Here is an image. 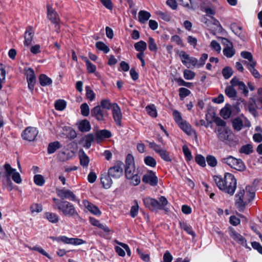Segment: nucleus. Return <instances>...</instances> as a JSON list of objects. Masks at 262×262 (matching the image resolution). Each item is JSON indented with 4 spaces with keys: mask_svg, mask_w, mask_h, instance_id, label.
<instances>
[{
    "mask_svg": "<svg viewBox=\"0 0 262 262\" xmlns=\"http://www.w3.org/2000/svg\"><path fill=\"white\" fill-rule=\"evenodd\" d=\"M96 140V135L94 136L92 134H88L85 137V144L88 148H89L92 143Z\"/></svg>",
    "mask_w": 262,
    "mask_h": 262,
    "instance_id": "nucleus-54",
    "label": "nucleus"
},
{
    "mask_svg": "<svg viewBox=\"0 0 262 262\" xmlns=\"http://www.w3.org/2000/svg\"><path fill=\"white\" fill-rule=\"evenodd\" d=\"M91 125L87 120L84 119L78 123V128L82 132H87L91 129Z\"/></svg>",
    "mask_w": 262,
    "mask_h": 262,
    "instance_id": "nucleus-30",
    "label": "nucleus"
},
{
    "mask_svg": "<svg viewBox=\"0 0 262 262\" xmlns=\"http://www.w3.org/2000/svg\"><path fill=\"white\" fill-rule=\"evenodd\" d=\"M245 190L241 189L235 195V204L239 211H243L245 207L246 202L244 201Z\"/></svg>",
    "mask_w": 262,
    "mask_h": 262,
    "instance_id": "nucleus-18",
    "label": "nucleus"
},
{
    "mask_svg": "<svg viewBox=\"0 0 262 262\" xmlns=\"http://www.w3.org/2000/svg\"><path fill=\"white\" fill-rule=\"evenodd\" d=\"M228 233L230 236L238 244L247 247L246 239L239 233L236 232L232 227L229 228Z\"/></svg>",
    "mask_w": 262,
    "mask_h": 262,
    "instance_id": "nucleus-14",
    "label": "nucleus"
},
{
    "mask_svg": "<svg viewBox=\"0 0 262 262\" xmlns=\"http://www.w3.org/2000/svg\"><path fill=\"white\" fill-rule=\"evenodd\" d=\"M125 173L126 178H131V176L137 172L135 170L134 159L130 154H128L125 160Z\"/></svg>",
    "mask_w": 262,
    "mask_h": 262,
    "instance_id": "nucleus-8",
    "label": "nucleus"
},
{
    "mask_svg": "<svg viewBox=\"0 0 262 262\" xmlns=\"http://www.w3.org/2000/svg\"><path fill=\"white\" fill-rule=\"evenodd\" d=\"M45 216L50 222L52 223H57L59 221L58 215L55 213L49 212H46L45 213Z\"/></svg>",
    "mask_w": 262,
    "mask_h": 262,
    "instance_id": "nucleus-35",
    "label": "nucleus"
},
{
    "mask_svg": "<svg viewBox=\"0 0 262 262\" xmlns=\"http://www.w3.org/2000/svg\"><path fill=\"white\" fill-rule=\"evenodd\" d=\"M66 106V102L63 100H58L55 103V108L57 111L63 110Z\"/></svg>",
    "mask_w": 262,
    "mask_h": 262,
    "instance_id": "nucleus-49",
    "label": "nucleus"
},
{
    "mask_svg": "<svg viewBox=\"0 0 262 262\" xmlns=\"http://www.w3.org/2000/svg\"><path fill=\"white\" fill-rule=\"evenodd\" d=\"M134 205L132 206L130 211V215L132 217H135L137 216L139 211V205L137 200L134 202Z\"/></svg>",
    "mask_w": 262,
    "mask_h": 262,
    "instance_id": "nucleus-43",
    "label": "nucleus"
},
{
    "mask_svg": "<svg viewBox=\"0 0 262 262\" xmlns=\"http://www.w3.org/2000/svg\"><path fill=\"white\" fill-rule=\"evenodd\" d=\"M38 133L35 127H28L23 132L21 137L24 140L31 142L35 140Z\"/></svg>",
    "mask_w": 262,
    "mask_h": 262,
    "instance_id": "nucleus-11",
    "label": "nucleus"
},
{
    "mask_svg": "<svg viewBox=\"0 0 262 262\" xmlns=\"http://www.w3.org/2000/svg\"><path fill=\"white\" fill-rule=\"evenodd\" d=\"M179 127L188 135H191L195 133L192 129L191 125L186 121H183L178 124Z\"/></svg>",
    "mask_w": 262,
    "mask_h": 262,
    "instance_id": "nucleus-27",
    "label": "nucleus"
},
{
    "mask_svg": "<svg viewBox=\"0 0 262 262\" xmlns=\"http://www.w3.org/2000/svg\"><path fill=\"white\" fill-rule=\"evenodd\" d=\"M112 111L114 121L118 126H121L122 119V114L120 107L117 103H113Z\"/></svg>",
    "mask_w": 262,
    "mask_h": 262,
    "instance_id": "nucleus-15",
    "label": "nucleus"
},
{
    "mask_svg": "<svg viewBox=\"0 0 262 262\" xmlns=\"http://www.w3.org/2000/svg\"><path fill=\"white\" fill-rule=\"evenodd\" d=\"M168 202L166 198L164 196H161L159 198V200H157V204L156 206V210H164L166 212L168 211V208L167 205Z\"/></svg>",
    "mask_w": 262,
    "mask_h": 262,
    "instance_id": "nucleus-24",
    "label": "nucleus"
},
{
    "mask_svg": "<svg viewBox=\"0 0 262 262\" xmlns=\"http://www.w3.org/2000/svg\"><path fill=\"white\" fill-rule=\"evenodd\" d=\"M241 56L243 58L247 60H243V63L246 66L247 68L249 70L252 75L255 78H260L261 77L260 74L255 68L257 64V62L255 60H254L252 54L248 51H242L241 53Z\"/></svg>",
    "mask_w": 262,
    "mask_h": 262,
    "instance_id": "nucleus-3",
    "label": "nucleus"
},
{
    "mask_svg": "<svg viewBox=\"0 0 262 262\" xmlns=\"http://www.w3.org/2000/svg\"><path fill=\"white\" fill-rule=\"evenodd\" d=\"M144 161L146 165L151 167H155L157 164L156 160L151 156H146L145 157Z\"/></svg>",
    "mask_w": 262,
    "mask_h": 262,
    "instance_id": "nucleus-46",
    "label": "nucleus"
},
{
    "mask_svg": "<svg viewBox=\"0 0 262 262\" xmlns=\"http://www.w3.org/2000/svg\"><path fill=\"white\" fill-rule=\"evenodd\" d=\"M184 77L186 80H191L195 77V74L189 70H185L183 72Z\"/></svg>",
    "mask_w": 262,
    "mask_h": 262,
    "instance_id": "nucleus-56",
    "label": "nucleus"
},
{
    "mask_svg": "<svg viewBox=\"0 0 262 262\" xmlns=\"http://www.w3.org/2000/svg\"><path fill=\"white\" fill-rule=\"evenodd\" d=\"M47 9L48 17L49 19H50L53 24H58L59 23V18L56 12L49 5H47Z\"/></svg>",
    "mask_w": 262,
    "mask_h": 262,
    "instance_id": "nucleus-25",
    "label": "nucleus"
},
{
    "mask_svg": "<svg viewBox=\"0 0 262 262\" xmlns=\"http://www.w3.org/2000/svg\"><path fill=\"white\" fill-rule=\"evenodd\" d=\"M135 49L138 52H144L147 48L146 43L142 40L136 42L134 45Z\"/></svg>",
    "mask_w": 262,
    "mask_h": 262,
    "instance_id": "nucleus-40",
    "label": "nucleus"
},
{
    "mask_svg": "<svg viewBox=\"0 0 262 262\" xmlns=\"http://www.w3.org/2000/svg\"><path fill=\"white\" fill-rule=\"evenodd\" d=\"M83 206L92 214L95 215H100L101 212L96 205L89 202L88 200H84L82 201Z\"/></svg>",
    "mask_w": 262,
    "mask_h": 262,
    "instance_id": "nucleus-20",
    "label": "nucleus"
},
{
    "mask_svg": "<svg viewBox=\"0 0 262 262\" xmlns=\"http://www.w3.org/2000/svg\"><path fill=\"white\" fill-rule=\"evenodd\" d=\"M4 168L5 169V172L2 174V176L6 179V183L9 185L8 188V189L11 190L12 189V182L11 181L10 176L16 171V169L12 168L11 165L7 163L4 165Z\"/></svg>",
    "mask_w": 262,
    "mask_h": 262,
    "instance_id": "nucleus-13",
    "label": "nucleus"
},
{
    "mask_svg": "<svg viewBox=\"0 0 262 262\" xmlns=\"http://www.w3.org/2000/svg\"><path fill=\"white\" fill-rule=\"evenodd\" d=\"M34 34V32L33 28L31 27H28L25 34V41L24 43L25 46L28 47L31 44Z\"/></svg>",
    "mask_w": 262,
    "mask_h": 262,
    "instance_id": "nucleus-22",
    "label": "nucleus"
},
{
    "mask_svg": "<svg viewBox=\"0 0 262 262\" xmlns=\"http://www.w3.org/2000/svg\"><path fill=\"white\" fill-rule=\"evenodd\" d=\"M196 163L202 167H205L206 165L205 157L201 155H198L195 158Z\"/></svg>",
    "mask_w": 262,
    "mask_h": 262,
    "instance_id": "nucleus-52",
    "label": "nucleus"
},
{
    "mask_svg": "<svg viewBox=\"0 0 262 262\" xmlns=\"http://www.w3.org/2000/svg\"><path fill=\"white\" fill-rule=\"evenodd\" d=\"M180 227L184 229L188 234L192 235V236H195V234L193 231L191 226L188 225L187 223L185 222H180L179 223Z\"/></svg>",
    "mask_w": 262,
    "mask_h": 262,
    "instance_id": "nucleus-36",
    "label": "nucleus"
},
{
    "mask_svg": "<svg viewBox=\"0 0 262 262\" xmlns=\"http://www.w3.org/2000/svg\"><path fill=\"white\" fill-rule=\"evenodd\" d=\"M26 77L28 88L31 91H33L36 83V78L34 70L32 68H29L26 70Z\"/></svg>",
    "mask_w": 262,
    "mask_h": 262,
    "instance_id": "nucleus-19",
    "label": "nucleus"
},
{
    "mask_svg": "<svg viewBox=\"0 0 262 262\" xmlns=\"http://www.w3.org/2000/svg\"><path fill=\"white\" fill-rule=\"evenodd\" d=\"M214 180L220 190L231 195H233L236 188V180L232 174L226 173L224 178L215 176Z\"/></svg>",
    "mask_w": 262,
    "mask_h": 262,
    "instance_id": "nucleus-1",
    "label": "nucleus"
},
{
    "mask_svg": "<svg viewBox=\"0 0 262 262\" xmlns=\"http://www.w3.org/2000/svg\"><path fill=\"white\" fill-rule=\"evenodd\" d=\"M39 83L42 86H45L52 84V79L45 74H41L39 77Z\"/></svg>",
    "mask_w": 262,
    "mask_h": 262,
    "instance_id": "nucleus-33",
    "label": "nucleus"
},
{
    "mask_svg": "<svg viewBox=\"0 0 262 262\" xmlns=\"http://www.w3.org/2000/svg\"><path fill=\"white\" fill-rule=\"evenodd\" d=\"M111 136L112 134L110 131L107 129L99 130L96 133V140L99 142L104 139L109 138Z\"/></svg>",
    "mask_w": 262,
    "mask_h": 262,
    "instance_id": "nucleus-23",
    "label": "nucleus"
},
{
    "mask_svg": "<svg viewBox=\"0 0 262 262\" xmlns=\"http://www.w3.org/2000/svg\"><path fill=\"white\" fill-rule=\"evenodd\" d=\"M208 57V54L206 53H204L202 55L201 58H200L199 61L198 60V64L196 66L198 68H200L202 67L205 63L206 60L207 59Z\"/></svg>",
    "mask_w": 262,
    "mask_h": 262,
    "instance_id": "nucleus-59",
    "label": "nucleus"
},
{
    "mask_svg": "<svg viewBox=\"0 0 262 262\" xmlns=\"http://www.w3.org/2000/svg\"><path fill=\"white\" fill-rule=\"evenodd\" d=\"M239 151L241 154H244L246 155H249L253 152V146L250 144H248L242 146L239 150Z\"/></svg>",
    "mask_w": 262,
    "mask_h": 262,
    "instance_id": "nucleus-37",
    "label": "nucleus"
},
{
    "mask_svg": "<svg viewBox=\"0 0 262 262\" xmlns=\"http://www.w3.org/2000/svg\"><path fill=\"white\" fill-rule=\"evenodd\" d=\"M86 96L87 98L90 100L93 101L95 97V94L94 92L90 89L89 87L86 86Z\"/></svg>",
    "mask_w": 262,
    "mask_h": 262,
    "instance_id": "nucleus-60",
    "label": "nucleus"
},
{
    "mask_svg": "<svg viewBox=\"0 0 262 262\" xmlns=\"http://www.w3.org/2000/svg\"><path fill=\"white\" fill-rule=\"evenodd\" d=\"M32 213L40 212L42 210V206L38 204H33L31 205L30 208Z\"/></svg>",
    "mask_w": 262,
    "mask_h": 262,
    "instance_id": "nucleus-61",
    "label": "nucleus"
},
{
    "mask_svg": "<svg viewBox=\"0 0 262 262\" xmlns=\"http://www.w3.org/2000/svg\"><path fill=\"white\" fill-rule=\"evenodd\" d=\"M179 55L183 64L188 68H189L191 66L195 67L198 64V59L195 57L190 56L184 51H181L179 53Z\"/></svg>",
    "mask_w": 262,
    "mask_h": 262,
    "instance_id": "nucleus-10",
    "label": "nucleus"
},
{
    "mask_svg": "<svg viewBox=\"0 0 262 262\" xmlns=\"http://www.w3.org/2000/svg\"><path fill=\"white\" fill-rule=\"evenodd\" d=\"M232 127L236 131H240L243 127H250L251 123L246 117L241 116L234 119L232 121Z\"/></svg>",
    "mask_w": 262,
    "mask_h": 262,
    "instance_id": "nucleus-9",
    "label": "nucleus"
},
{
    "mask_svg": "<svg viewBox=\"0 0 262 262\" xmlns=\"http://www.w3.org/2000/svg\"><path fill=\"white\" fill-rule=\"evenodd\" d=\"M113 103H112L109 99H103L100 102V105L102 108L105 111H108L113 108Z\"/></svg>",
    "mask_w": 262,
    "mask_h": 262,
    "instance_id": "nucleus-38",
    "label": "nucleus"
},
{
    "mask_svg": "<svg viewBox=\"0 0 262 262\" xmlns=\"http://www.w3.org/2000/svg\"><path fill=\"white\" fill-rule=\"evenodd\" d=\"M206 162L211 167H215L216 166L217 162L216 158L212 155H208L206 157Z\"/></svg>",
    "mask_w": 262,
    "mask_h": 262,
    "instance_id": "nucleus-48",
    "label": "nucleus"
},
{
    "mask_svg": "<svg viewBox=\"0 0 262 262\" xmlns=\"http://www.w3.org/2000/svg\"><path fill=\"white\" fill-rule=\"evenodd\" d=\"M175 80L179 85L185 86L188 88H190L192 86V83L186 82L181 78H176Z\"/></svg>",
    "mask_w": 262,
    "mask_h": 262,
    "instance_id": "nucleus-63",
    "label": "nucleus"
},
{
    "mask_svg": "<svg viewBox=\"0 0 262 262\" xmlns=\"http://www.w3.org/2000/svg\"><path fill=\"white\" fill-rule=\"evenodd\" d=\"M80 163L83 167H87L89 162L90 159L84 151L81 150L79 152Z\"/></svg>",
    "mask_w": 262,
    "mask_h": 262,
    "instance_id": "nucleus-28",
    "label": "nucleus"
},
{
    "mask_svg": "<svg viewBox=\"0 0 262 262\" xmlns=\"http://www.w3.org/2000/svg\"><path fill=\"white\" fill-rule=\"evenodd\" d=\"M61 147L60 143L58 141H55L50 143L48 147V153L51 154L56 151V150Z\"/></svg>",
    "mask_w": 262,
    "mask_h": 262,
    "instance_id": "nucleus-34",
    "label": "nucleus"
},
{
    "mask_svg": "<svg viewBox=\"0 0 262 262\" xmlns=\"http://www.w3.org/2000/svg\"><path fill=\"white\" fill-rule=\"evenodd\" d=\"M128 180H130V183L134 186L138 185L141 181L140 176L138 175V173H134L131 176V178H127Z\"/></svg>",
    "mask_w": 262,
    "mask_h": 262,
    "instance_id": "nucleus-44",
    "label": "nucleus"
},
{
    "mask_svg": "<svg viewBox=\"0 0 262 262\" xmlns=\"http://www.w3.org/2000/svg\"><path fill=\"white\" fill-rule=\"evenodd\" d=\"M81 113L83 116H88L90 114L89 106L87 103H84L80 106Z\"/></svg>",
    "mask_w": 262,
    "mask_h": 262,
    "instance_id": "nucleus-57",
    "label": "nucleus"
},
{
    "mask_svg": "<svg viewBox=\"0 0 262 262\" xmlns=\"http://www.w3.org/2000/svg\"><path fill=\"white\" fill-rule=\"evenodd\" d=\"M221 162L238 171H244L246 169V166L242 160L236 159L231 156L222 158Z\"/></svg>",
    "mask_w": 262,
    "mask_h": 262,
    "instance_id": "nucleus-5",
    "label": "nucleus"
},
{
    "mask_svg": "<svg viewBox=\"0 0 262 262\" xmlns=\"http://www.w3.org/2000/svg\"><path fill=\"white\" fill-rule=\"evenodd\" d=\"M34 183L38 186H42L45 182V180L44 178L41 174H36L34 177Z\"/></svg>",
    "mask_w": 262,
    "mask_h": 262,
    "instance_id": "nucleus-50",
    "label": "nucleus"
},
{
    "mask_svg": "<svg viewBox=\"0 0 262 262\" xmlns=\"http://www.w3.org/2000/svg\"><path fill=\"white\" fill-rule=\"evenodd\" d=\"M143 203L146 208L151 210H156V206L157 204V200L150 197H147L143 199Z\"/></svg>",
    "mask_w": 262,
    "mask_h": 262,
    "instance_id": "nucleus-26",
    "label": "nucleus"
},
{
    "mask_svg": "<svg viewBox=\"0 0 262 262\" xmlns=\"http://www.w3.org/2000/svg\"><path fill=\"white\" fill-rule=\"evenodd\" d=\"M182 149L186 160L188 161H190L191 160H192V156L188 146L186 145H184L182 147Z\"/></svg>",
    "mask_w": 262,
    "mask_h": 262,
    "instance_id": "nucleus-58",
    "label": "nucleus"
},
{
    "mask_svg": "<svg viewBox=\"0 0 262 262\" xmlns=\"http://www.w3.org/2000/svg\"><path fill=\"white\" fill-rule=\"evenodd\" d=\"M179 96L181 100H183L185 97L189 96L191 92L187 89L184 88H181L179 89Z\"/></svg>",
    "mask_w": 262,
    "mask_h": 262,
    "instance_id": "nucleus-53",
    "label": "nucleus"
},
{
    "mask_svg": "<svg viewBox=\"0 0 262 262\" xmlns=\"http://www.w3.org/2000/svg\"><path fill=\"white\" fill-rule=\"evenodd\" d=\"M123 163L120 161H118L113 166L108 169V173L111 177L114 179H118L123 174Z\"/></svg>",
    "mask_w": 262,
    "mask_h": 262,
    "instance_id": "nucleus-7",
    "label": "nucleus"
},
{
    "mask_svg": "<svg viewBox=\"0 0 262 262\" xmlns=\"http://www.w3.org/2000/svg\"><path fill=\"white\" fill-rule=\"evenodd\" d=\"M225 92L226 95L230 98H234L237 95L236 90L232 86L230 85L226 87Z\"/></svg>",
    "mask_w": 262,
    "mask_h": 262,
    "instance_id": "nucleus-39",
    "label": "nucleus"
},
{
    "mask_svg": "<svg viewBox=\"0 0 262 262\" xmlns=\"http://www.w3.org/2000/svg\"><path fill=\"white\" fill-rule=\"evenodd\" d=\"M91 223L95 226L98 227L99 228L101 229L105 232H109L110 230L109 228L105 225L101 224L99 221L93 217L90 218Z\"/></svg>",
    "mask_w": 262,
    "mask_h": 262,
    "instance_id": "nucleus-29",
    "label": "nucleus"
},
{
    "mask_svg": "<svg viewBox=\"0 0 262 262\" xmlns=\"http://www.w3.org/2000/svg\"><path fill=\"white\" fill-rule=\"evenodd\" d=\"M163 262H171L173 259V256L168 250L166 251L163 255Z\"/></svg>",
    "mask_w": 262,
    "mask_h": 262,
    "instance_id": "nucleus-62",
    "label": "nucleus"
},
{
    "mask_svg": "<svg viewBox=\"0 0 262 262\" xmlns=\"http://www.w3.org/2000/svg\"><path fill=\"white\" fill-rule=\"evenodd\" d=\"M110 177L111 176H110L108 172H104L101 174V183L105 189L110 188L113 184V181Z\"/></svg>",
    "mask_w": 262,
    "mask_h": 262,
    "instance_id": "nucleus-21",
    "label": "nucleus"
},
{
    "mask_svg": "<svg viewBox=\"0 0 262 262\" xmlns=\"http://www.w3.org/2000/svg\"><path fill=\"white\" fill-rule=\"evenodd\" d=\"M142 181L144 183L149 184L152 186H156L158 184V178L155 173L151 170L143 175Z\"/></svg>",
    "mask_w": 262,
    "mask_h": 262,
    "instance_id": "nucleus-17",
    "label": "nucleus"
},
{
    "mask_svg": "<svg viewBox=\"0 0 262 262\" xmlns=\"http://www.w3.org/2000/svg\"><path fill=\"white\" fill-rule=\"evenodd\" d=\"M150 14L146 11L141 10L138 13V19L139 21L142 23H145L150 18Z\"/></svg>",
    "mask_w": 262,
    "mask_h": 262,
    "instance_id": "nucleus-31",
    "label": "nucleus"
},
{
    "mask_svg": "<svg viewBox=\"0 0 262 262\" xmlns=\"http://www.w3.org/2000/svg\"><path fill=\"white\" fill-rule=\"evenodd\" d=\"M83 58L85 62L88 72L90 73H94L96 70V66L91 62L86 57H83Z\"/></svg>",
    "mask_w": 262,
    "mask_h": 262,
    "instance_id": "nucleus-41",
    "label": "nucleus"
},
{
    "mask_svg": "<svg viewBox=\"0 0 262 262\" xmlns=\"http://www.w3.org/2000/svg\"><path fill=\"white\" fill-rule=\"evenodd\" d=\"M149 146L156 152L158 153L161 158L166 162H171V159L168 152L164 147H161L154 142H149Z\"/></svg>",
    "mask_w": 262,
    "mask_h": 262,
    "instance_id": "nucleus-6",
    "label": "nucleus"
},
{
    "mask_svg": "<svg viewBox=\"0 0 262 262\" xmlns=\"http://www.w3.org/2000/svg\"><path fill=\"white\" fill-rule=\"evenodd\" d=\"M146 110L148 114L152 117L157 116V112L156 106L154 104L148 105L146 107Z\"/></svg>",
    "mask_w": 262,
    "mask_h": 262,
    "instance_id": "nucleus-42",
    "label": "nucleus"
},
{
    "mask_svg": "<svg viewBox=\"0 0 262 262\" xmlns=\"http://www.w3.org/2000/svg\"><path fill=\"white\" fill-rule=\"evenodd\" d=\"M223 53L227 58L232 57L235 54V50L233 48V45H230V47H224Z\"/></svg>",
    "mask_w": 262,
    "mask_h": 262,
    "instance_id": "nucleus-32",
    "label": "nucleus"
},
{
    "mask_svg": "<svg viewBox=\"0 0 262 262\" xmlns=\"http://www.w3.org/2000/svg\"><path fill=\"white\" fill-rule=\"evenodd\" d=\"M215 132L218 140L226 145L232 146L237 142L235 135L228 127H217Z\"/></svg>",
    "mask_w": 262,
    "mask_h": 262,
    "instance_id": "nucleus-2",
    "label": "nucleus"
},
{
    "mask_svg": "<svg viewBox=\"0 0 262 262\" xmlns=\"http://www.w3.org/2000/svg\"><path fill=\"white\" fill-rule=\"evenodd\" d=\"M108 113L104 110L99 105L95 106L91 110L92 116L95 117L98 121H102L104 120L105 118L108 116Z\"/></svg>",
    "mask_w": 262,
    "mask_h": 262,
    "instance_id": "nucleus-12",
    "label": "nucleus"
},
{
    "mask_svg": "<svg viewBox=\"0 0 262 262\" xmlns=\"http://www.w3.org/2000/svg\"><path fill=\"white\" fill-rule=\"evenodd\" d=\"M57 194L62 199H68L72 201H76V198L74 193L69 189L63 188L57 190Z\"/></svg>",
    "mask_w": 262,
    "mask_h": 262,
    "instance_id": "nucleus-16",
    "label": "nucleus"
},
{
    "mask_svg": "<svg viewBox=\"0 0 262 262\" xmlns=\"http://www.w3.org/2000/svg\"><path fill=\"white\" fill-rule=\"evenodd\" d=\"M171 40L181 47H184L183 41L179 36L177 35H173L171 37Z\"/></svg>",
    "mask_w": 262,
    "mask_h": 262,
    "instance_id": "nucleus-64",
    "label": "nucleus"
},
{
    "mask_svg": "<svg viewBox=\"0 0 262 262\" xmlns=\"http://www.w3.org/2000/svg\"><path fill=\"white\" fill-rule=\"evenodd\" d=\"M231 111L228 107H225L221 111V115L225 119L229 118L231 116Z\"/></svg>",
    "mask_w": 262,
    "mask_h": 262,
    "instance_id": "nucleus-55",
    "label": "nucleus"
},
{
    "mask_svg": "<svg viewBox=\"0 0 262 262\" xmlns=\"http://www.w3.org/2000/svg\"><path fill=\"white\" fill-rule=\"evenodd\" d=\"M222 74L226 79H229L233 74L232 69L228 67H226L222 70Z\"/></svg>",
    "mask_w": 262,
    "mask_h": 262,
    "instance_id": "nucleus-45",
    "label": "nucleus"
},
{
    "mask_svg": "<svg viewBox=\"0 0 262 262\" xmlns=\"http://www.w3.org/2000/svg\"><path fill=\"white\" fill-rule=\"evenodd\" d=\"M148 48L150 51L156 52L158 49L155 39L150 37L148 41Z\"/></svg>",
    "mask_w": 262,
    "mask_h": 262,
    "instance_id": "nucleus-47",
    "label": "nucleus"
},
{
    "mask_svg": "<svg viewBox=\"0 0 262 262\" xmlns=\"http://www.w3.org/2000/svg\"><path fill=\"white\" fill-rule=\"evenodd\" d=\"M96 47L98 50L103 51L105 53H107L110 51L109 48L103 42H96Z\"/></svg>",
    "mask_w": 262,
    "mask_h": 262,
    "instance_id": "nucleus-51",
    "label": "nucleus"
},
{
    "mask_svg": "<svg viewBox=\"0 0 262 262\" xmlns=\"http://www.w3.org/2000/svg\"><path fill=\"white\" fill-rule=\"evenodd\" d=\"M58 205V210L62 214L68 217H75L78 214L75 209V206L70 202L64 201L60 202Z\"/></svg>",
    "mask_w": 262,
    "mask_h": 262,
    "instance_id": "nucleus-4",
    "label": "nucleus"
}]
</instances>
